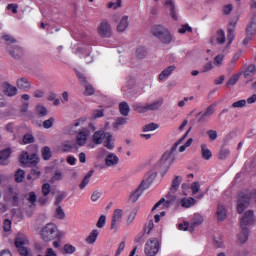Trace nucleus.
<instances>
[{"mask_svg": "<svg viewBox=\"0 0 256 256\" xmlns=\"http://www.w3.org/2000/svg\"><path fill=\"white\" fill-rule=\"evenodd\" d=\"M178 147L179 143L173 144L171 150L169 152H165L160 161L155 165V169L160 171L161 177H165L167 171H169L171 165H173V162L176 159L175 152L177 151Z\"/></svg>", "mask_w": 256, "mask_h": 256, "instance_id": "nucleus-1", "label": "nucleus"}, {"mask_svg": "<svg viewBox=\"0 0 256 256\" xmlns=\"http://www.w3.org/2000/svg\"><path fill=\"white\" fill-rule=\"evenodd\" d=\"M152 35L164 45H169V43L173 41V35H171V32L161 25H156L152 28Z\"/></svg>", "mask_w": 256, "mask_h": 256, "instance_id": "nucleus-2", "label": "nucleus"}, {"mask_svg": "<svg viewBox=\"0 0 256 256\" xmlns=\"http://www.w3.org/2000/svg\"><path fill=\"white\" fill-rule=\"evenodd\" d=\"M57 225L53 223L46 224L41 230V239L45 241V243H49V241H53L59 237Z\"/></svg>", "mask_w": 256, "mask_h": 256, "instance_id": "nucleus-3", "label": "nucleus"}, {"mask_svg": "<svg viewBox=\"0 0 256 256\" xmlns=\"http://www.w3.org/2000/svg\"><path fill=\"white\" fill-rule=\"evenodd\" d=\"M159 249H161L159 239L150 238L145 244L144 253L146 256H155L159 253Z\"/></svg>", "mask_w": 256, "mask_h": 256, "instance_id": "nucleus-4", "label": "nucleus"}, {"mask_svg": "<svg viewBox=\"0 0 256 256\" xmlns=\"http://www.w3.org/2000/svg\"><path fill=\"white\" fill-rule=\"evenodd\" d=\"M256 34V14L254 13L246 27V37L243 40V45H249V41H253V36Z\"/></svg>", "mask_w": 256, "mask_h": 256, "instance_id": "nucleus-5", "label": "nucleus"}, {"mask_svg": "<svg viewBox=\"0 0 256 256\" xmlns=\"http://www.w3.org/2000/svg\"><path fill=\"white\" fill-rule=\"evenodd\" d=\"M251 203V194L240 192L237 200V213L241 214Z\"/></svg>", "mask_w": 256, "mask_h": 256, "instance_id": "nucleus-6", "label": "nucleus"}, {"mask_svg": "<svg viewBox=\"0 0 256 256\" xmlns=\"http://www.w3.org/2000/svg\"><path fill=\"white\" fill-rule=\"evenodd\" d=\"M20 163L26 167H35L39 163V156L36 153L29 155V152H24L20 155Z\"/></svg>", "mask_w": 256, "mask_h": 256, "instance_id": "nucleus-7", "label": "nucleus"}, {"mask_svg": "<svg viewBox=\"0 0 256 256\" xmlns=\"http://www.w3.org/2000/svg\"><path fill=\"white\" fill-rule=\"evenodd\" d=\"M149 187H151V184L147 180H142L138 188L130 194V201H132V203H137L140 195H143V191L149 189Z\"/></svg>", "mask_w": 256, "mask_h": 256, "instance_id": "nucleus-8", "label": "nucleus"}, {"mask_svg": "<svg viewBox=\"0 0 256 256\" xmlns=\"http://www.w3.org/2000/svg\"><path fill=\"white\" fill-rule=\"evenodd\" d=\"M98 35L102 37V39H109L113 35V30L111 29V25L109 21L103 20L98 26Z\"/></svg>", "mask_w": 256, "mask_h": 256, "instance_id": "nucleus-9", "label": "nucleus"}, {"mask_svg": "<svg viewBox=\"0 0 256 256\" xmlns=\"http://www.w3.org/2000/svg\"><path fill=\"white\" fill-rule=\"evenodd\" d=\"M255 221V212L253 210H248L240 220V227H251V225H255Z\"/></svg>", "mask_w": 256, "mask_h": 256, "instance_id": "nucleus-10", "label": "nucleus"}, {"mask_svg": "<svg viewBox=\"0 0 256 256\" xmlns=\"http://www.w3.org/2000/svg\"><path fill=\"white\" fill-rule=\"evenodd\" d=\"M90 132L89 129L83 128L82 131L78 133L76 136V145L77 147H83L87 143V138L89 137Z\"/></svg>", "mask_w": 256, "mask_h": 256, "instance_id": "nucleus-11", "label": "nucleus"}, {"mask_svg": "<svg viewBox=\"0 0 256 256\" xmlns=\"http://www.w3.org/2000/svg\"><path fill=\"white\" fill-rule=\"evenodd\" d=\"M2 93H4L6 97H15V95H17V87L9 84V82H4L2 84Z\"/></svg>", "mask_w": 256, "mask_h": 256, "instance_id": "nucleus-12", "label": "nucleus"}, {"mask_svg": "<svg viewBox=\"0 0 256 256\" xmlns=\"http://www.w3.org/2000/svg\"><path fill=\"white\" fill-rule=\"evenodd\" d=\"M235 27H237V20H231L227 28L228 45H231L235 39Z\"/></svg>", "mask_w": 256, "mask_h": 256, "instance_id": "nucleus-13", "label": "nucleus"}, {"mask_svg": "<svg viewBox=\"0 0 256 256\" xmlns=\"http://www.w3.org/2000/svg\"><path fill=\"white\" fill-rule=\"evenodd\" d=\"M215 115V105H210L206 108V111L201 114L200 118L198 119V123H205L209 117Z\"/></svg>", "mask_w": 256, "mask_h": 256, "instance_id": "nucleus-14", "label": "nucleus"}, {"mask_svg": "<svg viewBox=\"0 0 256 256\" xmlns=\"http://www.w3.org/2000/svg\"><path fill=\"white\" fill-rule=\"evenodd\" d=\"M7 51L13 59H21L23 57V48L20 46H10L7 48Z\"/></svg>", "mask_w": 256, "mask_h": 256, "instance_id": "nucleus-15", "label": "nucleus"}, {"mask_svg": "<svg viewBox=\"0 0 256 256\" xmlns=\"http://www.w3.org/2000/svg\"><path fill=\"white\" fill-rule=\"evenodd\" d=\"M226 41L225 38V31L224 30H218L216 32V36L211 38L210 43L212 45H215V43H217L218 45H223Z\"/></svg>", "mask_w": 256, "mask_h": 256, "instance_id": "nucleus-16", "label": "nucleus"}, {"mask_svg": "<svg viewBox=\"0 0 256 256\" xmlns=\"http://www.w3.org/2000/svg\"><path fill=\"white\" fill-rule=\"evenodd\" d=\"M9 157H11V148L0 151V165H9Z\"/></svg>", "mask_w": 256, "mask_h": 256, "instance_id": "nucleus-17", "label": "nucleus"}, {"mask_svg": "<svg viewBox=\"0 0 256 256\" xmlns=\"http://www.w3.org/2000/svg\"><path fill=\"white\" fill-rule=\"evenodd\" d=\"M216 219L219 223L227 219V209L225 208V206L221 204L218 205V208L216 211Z\"/></svg>", "mask_w": 256, "mask_h": 256, "instance_id": "nucleus-18", "label": "nucleus"}, {"mask_svg": "<svg viewBox=\"0 0 256 256\" xmlns=\"http://www.w3.org/2000/svg\"><path fill=\"white\" fill-rule=\"evenodd\" d=\"M203 221L204 219L201 214H195L192 219V223L189 226L190 233H193V231H195V227H199V225H202Z\"/></svg>", "mask_w": 256, "mask_h": 256, "instance_id": "nucleus-19", "label": "nucleus"}, {"mask_svg": "<svg viewBox=\"0 0 256 256\" xmlns=\"http://www.w3.org/2000/svg\"><path fill=\"white\" fill-rule=\"evenodd\" d=\"M123 217V210L116 209L112 216L111 229H117V222L121 221Z\"/></svg>", "mask_w": 256, "mask_h": 256, "instance_id": "nucleus-20", "label": "nucleus"}, {"mask_svg": "<svg viewBox=\"0 0 256 256\" xmlns=\"http://www.w3.org/2000/svg\"><path fill=\"white\" fill-rule=\"evenodd\" d=\"M107 137V134L103 130L96 131L92 137L93 143L95 145H101L103 143V139Z\"/></svg>", "mask_w": 256, "mask_h": 256, "instance_id": "nucleus-21", "label": "nucleus"}, {"mask_svg": "<svg viewBox=\"0 0 256 256\" xmlns=\"http://www.w3.org/2000/svg\"><path fill=\"white\" fill-rule=\"evenodd\" d=\"M119 163V157L113 153H109L105 158V164L107 167H115V165H118Z\"/></svg>", "mask_w": 256, "mask_h": 256, "instance_id": "nucleus-22", "label": "nucleus"}, {"mask_svg": "<svg viewBox=\"0 0 256 256\" xmlns=\"http://www.w3.org/2000/svg\"><path fill=\"white\" fill-rule=\"evenodd\" d=\"M16 85L22 91H29L31 89V82L27 78H20L17 80Z\"/></svg>", "mask_w": 256, "mask_h": 256, "instance_id": "nucleus-23", "label": "nucleus"}, {"mask_svg": "<svg viewBox=\"0 0 256 256\" xmlns=\"http://www.w3.org/2000/svg\"><path fill=\"white\" fill-rule=\"evenodd\" d=\"M241 232L238 234L239 242L244 245L246 241H249V228L247 227H240Z\"/></svg>", "mask_w": 256, "mask_h": 256, "instance_id": "nucleus-24", "label": "nucleus"}, {"mask_svg": "<svg viewBox=\"0 0 256 256\" xmlns=\"http://www.w3.org/2000/svg\"><path fill=\"white\" fill-rule=\"evenodd\" d=\"M175 69V65L165 68L158 76L159 81H165V79H167V77H169V75H171L175 71Z\"/></svg>", "mask_w": 256, "mask_h": 256, "instance_id": "nucleus-25", "label": "nucleus"}, {"mask_svg": "<svg viewBox=\"0 0 256 256\" xmlns=\"http://www.w3.org/2000/svg\"><path fill=\"white\" fill-rule=\"evenodd\" d=\"M73 149H79L76 142L64 141L62 143V151H64V153H70V151H73Z\"/></svg>", "mask_w": 256, "mask_h": 256, "instance_id": "nucleus-26", "label": "nucleus"}, {"mask_svg": "<svg viewBox=\"0 0 256 256\" xmlns=\"http://www.w3.org/2000/svg\"><path fill=\"white\" fill-rule=\"evenodd\" d=\"M129 27V16H123L117 25L118 33H123Z\"/></svg>", "mask_w": 256, "mask_h": 256, "instance_id": "nucleus-27", "label": "nucleus"}, {"mask_svg": "<svg viewBox=\"0 0 256 256\" xmlns=\"http://www.w3.org/2000/svg\"><path fill=\"white\" fill-rule=\"evenodd\" d=\"M119 111H120V115H122L123 117H128L129 113H131V108L129 107V103H127L126 101L120 102Z\"/></svg>", "mask_w": 256, "mask_h": 256, "instance_id": "nucleus-28", "label": "nucleus"}, {"mask_svg": "<svg viewBox=\"0 0 256 256\" xmlns=\"http://www.w3.org/2000/svg\"><path fill=\"white\" fill-rule=\"evenodd\" d=\"M9 193L10 195H13V197L11 198L12 207H19V192L15 191V188H13V186H9Z\"/></svg>", "mask_w": 256, "mask_h": 256, "instance_id": "nucleus-29", "label": "nucleus"}, {"mask_svg": "<svg viewBox=\"0 0 256 256\" xmlns=\"http://www.w3.org/2000/svg\"><path fill=\"white\" fill-rule=\"evenodd\" d=\"M162 105H163V98H159L158 100L150 104H146L148 111H157L158 109H161Z\"/></svg>", "mask_w": 256, "mask_h": 256, "instance_id": "nucleus-30", "label": "nucleus"}, {"mask_svg": "<svg viewBox=\"0 0 256 256\" xmlns=\"http://www.w3.org/2000/svg\"><path fill=\"white\" fill-rule=\"evenodd\" d=\"M180 203L185 209H189V207H193V205H195V203H197V200H195V198H193V197H189L188 199L183 198L180 201Z\"/></svg>", "mask_w": 256, "mask_h": 256, "instance_id": "nucleus-31", "label": "nucleus"}, {"mask_svg": "<svg viewBox=\"0 0 256 256\" xmlns=\"http://www.w3.org/2000/svg\"><path fill=\"white\" fill-rule=\"evenodd\" d=\"M201 153H202V157L206 161H209V159H211V157H213L211 150H209V148H207V144H201Z\"/></svg>", "mask_w": 256, "mask_h": 256, "instance_id": "nucleus-32", "label": "nucleus"}, {"mask_svg": "<svg viewBox=\"0 0 256 256\" xmlns=\"http://www.w3.org/2000/svg\"><path fill=\"white\" fill-rule=\"evenodd\" d=\"M97 237H99V230H92V232L86 238V243H88V245H93V243L97 241Z\"/></svg>", "mask_w": 256, "mask_h": 256, "instance_id": "nucleus-33", "label": "nucleus"}, {"mask_svg": "<svg viewBox=\"0 0 256 256\" xmlns=\"http://www.w3.org/2000/svg\"><path fill=\"white\" fill-rule=\"evenodd\" d=\"M255 73H256V66L254 64H251L244 71V77H245V79H251V77H253V75H255Z\"/></svg>", "mask_w": 256, "mask_h": 256, "instance_id": "nucleus-34", "label": "nucleus"}, {"mask_svg": "<svg viewBox=\"0 0 256 256\" xmlns=\"http://www.w3.org/2000/svg\"><path fill=\"white\" fill-rule=\"evenodd\" d=\"M31 143H35V136L31 133L24 134L22 138V144L23 145H31Z\"/></svg>", "mask_w": 256, "mask_h": 256, "instance_id": "nucleus-35", "label": "nucleus"}, {"mask_svg": "<svg viewBox=\"0 0 256 256\" xmlns=\"http://www.w3.org/2000/svg\"><path fill=\"white\" fill-rule=\"evenodd\" d=\"M14 177H15L16 183H23V181H25V170L18 169L15 172Z\"/></svg>", "mask_w": 256, "mask_h": 256, "instance_id": "nucleus-36", "label": "nucleus"}, {"mask_svg": "<svg viewBox=\"0 0 256 256\" xmlns=\"http://www.w3.org/2000/svg\"><path fill=\"white\" fill-rule=\"evenodd\" d=\"M41 153H42V159H44V161H49V159H51L52 157L51 148L49 146H44L41 149Z\"/></svg>", "mask_w": 256, "mask_h": 256, "instance_id": "nucleus-37", "label": "nucleus"}, {"mask_svg": "<svg viewBox=\"0 0 256 256\" xmlns=\"http://www.w3.org/2000/svg\"><path fill=\"white\" fill-rule=\"evenodd\" d=\"M182 178L180 176H175V178L172 181V185L170 188V191L172 193H175L177 189H179V185H181Z\"/></svg>", "mask_w": 256, "mask_h": 256, "instance_id": "nucleus-38", "label": "nucleus"}, {"mask_svg": "<svg viewBox=\"0 0 256 256\" xmlns=\"http://www.w3.org/2000/svg\"><path fill=\"white\" fill-rule=\"evenodd\" d=\"M166 5L170 8L172 19L177 21V13L175 12V3L172 0H166Z\"/></svg>", "mask_w": 256, "mask_h": 256, "instance_id": "nucleus-39", "label": "nucleus"}, {"mask_svg": "<svg viewBox=\"0 0 256 256\" xmlns=\"http://www.w3.org/2000/svg\"><path fill=\"white\" fill-rule=\"evenodd\" d=\"M122 5L123 0H117L116 2H109L106 7L107 9H114L115 11L117 9H121Z\"/></svg>", "mask_w": 256, "mask_h": 256, "instance_id": "nucleus-40", "label": "nucleus"}, {"mask_svg": "<svg viewBox=\"0 0 256 256\" xmlns=\"http://www.w3.org/2000/svg\"><path fill=\"white\" fill-rule=\"evenodd\" d=\"M180 35H185V33H193V28L189 24H183L180 29H178Z\"/></svg>", "mask_w": 256, "mask_h": 256, "instance_id": "nucleus-41", "label": "nucleus"}, {"mask_svg": "<svg viewBox=\"0 0 256 256\" xmlns=\"http://www.w3.org/2000/svg\"><path fill=\"white\" fill-rule=\"evenodd\" d=\"M136 57L137 59H145L147 57V49L145 47L137 48Z\"/></svg>", "mask_w": 256, "mask_h": 256, "instance_id": "nucleus-42", "label": "nucleus"}, {"mask_svg": "<svg viewBox=\"0 0 256 256\" xmlns=\"http://www.w3.org/2000/svg\"><path fill=\"white\" fill-rule=\"evenodd\" d=\"M155 129H159V124L152 122L150 124H146L142 128V131H144V133H147V131H155Z\"/></svg>", "mask_w": 256, "mask_h": 256, "instance_id": "nucleus-43", "label": "nucleus"}, {"mask_svg": "<svg viewBox=\"0 0 256 256\" xmlns=\"http://www.w3.org/2000/svg\"><path fill=\"white\" fill-rule=\"evenodd\" d=\"M128 119L124 117H118L116 121L113 123L114 129H119L120 125H125L127 123Z\"/></svg>", "mask_w": 256, "mask_h": 256, "instance_id": "nucleus-44", "label": "nucleus"}, {"mask_svg": "<svg viewBox=\"0 0 256 256\" xmlns=\"http://www.w3.org/2000/svg\"><path fill=\"white\" fill-rule=\"evenodd\" d=\"M133 109L134 111H137V113H147V111H149L147 104H145V106H142L141 104H134Z\"/></svg>", "mask_w": 256, "mask_h": 256, "instance_id": "nucleus-45", "label": "nucleus"}, {"mask_svg": "<svg viewBox=\"0 0 256 256\" xmlns=\"http://www.w3.org/2000/svg\"><path fill=\"white\" fill-rule=\"evenodd\" d=\"M241 77V74H236L233 75L228 82L226 83V87H231L233 85H235L237 83V81H239V78Z\"/></svg>", "mask_w": 256, "mask_h": 256, "instance_id": "nucleus-46", "label": "nucleus"}, {"mask_svg": "<svg viewBox=\"0 0 256 256\" xmlns=\"http://www.w3.org/2000/svg\"><path fill=\"white\" fill-rule=\"evenodd\" d=\"M105 223H107V216L101 215L96 223V227H98V229H103Z\"/></svg>", "mask_w": 256, "mask_h": 256, "instance_id": "nucleus-47", "label": "nucleus"}, {"mask_svg": "<svg viewBox=\"0 0 256 256\" xmlns=\"http://www.w3.org/2000/svg\"><path fill=\"white\" fill-rule=\"evenodd\" d=\"M36 113L40 117H45L47 116V108H45V106L38 105L36 106Z\"/></svg>", "mask_w": 256, "mask_h": 256, "instance_id": "nucleus-48", "label": "nucleus"}, {"mask_svg": "<svg viewBox=\"0 0 256 256\" xmlns=\"http://www.w3.org/2000/svg\"><path fill=\"white\" fill-rule=\"evenodd\" d=\"M137 208H134L131 212H130V214H129V216H128V218H127V225H131V223L133 222V221H135V218L137 217Z\"/></svg>", "mask_w": 256, "mask_h": 256, "instance_id": "nucleus-49", "label": "nucleus"}, {"mask_svg": "<svg viewBox=\"0 0 256 256\" xmlns=\"http://www.w3.org/2000/svg\"><path fill=\"white\" fill-rule=\"evenodd\" d=\"M223 59H225V55L218 54L214 58V65H216V67H221V65H223Z\"/></svg>", "mask_w": 256, "mask_h": 256, "instance_id": "nucleus-50", "label": "nucleus"}, {"mask_svg": "<svg viewBox=\"0 0 256 256\" xmlns=\"http://www.w3.org/2000/svg\"><path fill=\"white\" fill-rule=\"evenodd\" d=\"M111 141H113V135L109 134L107 137H106V141H105V147L107 149H114L115 148V145L113 143H111Z\"/></svg>", "mask_w": 256, "mask_h": 256, "instance_id": "nucleus-51", "label": "nucleus"}, {"mask_svg": "<svg viewBox=\"0 0 256 256\" xmlns=\"http://www.w3.org/2000/svg\"><path fill=\"white\" fill-rule=\"evenodd\" d=\"M55 217L56 219H65V211H63L61 206L56 208Z\"/></svg>", "mask_w": 256, "mask_h": 256, "instance_id": "nucleus-52", "label": "nucleus"}, {"mask_svg": "<svg viewBox=\"0 0 256 256\" xmlns=\"http://www.w3.org/2000/svg\"><path fill=\"white\" fill-rule=\"evenodd\" d=\"M155 229V224L153 223V220H150L145 226H144V233H147L149 235L151 233V230Z\"/></svg>", "mask_w": 256, "mask_h": 256, "instance_id": "nucleus-53", "label": "nucleus"}, {"mask_svg": "<svg viewBox=\"0 0 256 256\" xmlns=\"http://www.w3.org/2000/svg\"><path fill=\"white\" fill-rule=\"evenodd\" d=\"M55 123V118L50 117L48 120H45L43 122L44 129H51L53 127V124Z\"/></svg>", "mask_w": 256, "mask_h": 256, "instance_id": "nucleus-54", "label": "nucleus"}, {"mask_svg": "<svg viewBox=\"0 0 256 256\" xmlns=\"http://www.w3.org/2000/svg\"><path fill=\"white\" fill-rule=\"evenodd\" d=\"M76 76L78 77L81 85H87V77H85V74L79 72V71H76Z\"/></svg>", "mask_w": 256, "mask_h": 256, "instance_id": "nucleus-55", "label": "nucleus"}, {"mask_svg": "<svg viewBox=\"0 0 256 256\" xmlns=\"http://www.w3.org/2000/svg\"><path fill=\"white\" fill-rule=\"evenodd\" d=\"M42 193H43L44 197H47V195H49L51 193V184H49V183L43 184Z\"/></svg>", "mask_w": 256, "mask_h": 256, "instance_id": "nucleus-56", "label": "nucleus"}, {"mask_svg": "<svg viewBox=\"0 0 256 256\" xmlns=\"http://www.w3.org/2000/svg\"><path fill=\"white\" fill-rule=\"evenodd\" d=\"M28 201L35 207V203H37V194H35V192H29Z\"/></svg>", "mask_w": 256, "mask_h": 256, "instance_id": "nucleus-57", "label": "nucleus"}, {"mask_svg": "<svg viewBox=\"0 0 256 256\" xmlns=\"http://www.w3.org/2000/svg\"><path fill=\"white\" fill-rule=\"evenodd\" d=\"M245 105H247V100H239V101L234 102L232 104V107L237 109V108H243V107H245Z\"/></svg>", "mask_w": 256, "mask_h": 256, "instance_id": "nucleus-58", "label": "nucleus"}, {"mask_svg": "<svg viewBox=\"0 0 256 256\" xmlns=\"http://www.w3.org/2000/svg\"><path fill=\"white\" fill-rule=\"evenodd\" d=\"M62 179H63V173L56 171L50 181L51 183H55V181H61Z\"/></svg>", "mask_w": 256, "mask_h": 256, "instance_id": "nucleus-59", "label": "nucleus"}, {"mask_svg": "<svg viewBox=\"0 0 256 256\" xmlns=\"http://www.w3.org/2000/svg\"><path fill=\"white\" fill-rule=\"evenodd\" d=\"M84 87H85L86 95H93V93H95V89H93V86H91V84H89V82L84 84Z\"/></svg>", "mask_w": 256, "mask_h": 256, "instance_id": "nucleus-60", "label": "nucleus"}, {"mask_svg": "<svg viewBox=\"0 0 256 256\" xmlns=\"http://www.w3.org/2000/svg\"><path fill=\"white\" fill-rule=\"evenodd\" d=\"M3 230L6 233H9L11 231V220L10 219H5L3 222Z\"/></svg>", "mask_w": 256, "mask_h": 256, "instance_id": "nucleus-61", "label": "nucleus"}, {"mask_svg": "<svg viewBox=\"0 0 256 256\" xmlns=\"http://www.w3.org/2000/svg\"><path fill=\"white\" fill-rule=\"evenodd\" d=\"M206 134L208 135L210 141H215L217 139V130H208Z\"/></svg>", "mask_w": 256, "mask_h": 256, "instance_id": "nucleus-62", "label": "nucleus"}, {"mask_svg": "<svg viewBox=\"0 0 256 256\" xmlns=\"http://www.w3.org/2000/svg\"><path fill=\"white\" fill-rule=\"evenodd\" d=\"M64 251H65V253L71 255L72 253H75V247L71 244H65Z\"/></svg>", "mask_w": 256, "mask_h": 256, "instance_id": "nucleus-63", "label": "nucleus"}, {"mask_svg": "<svg viewBox=\"0 0 256 256\" xmlns=\"http://www.w3.org/2000/svg\"><path fill=\"white\" fill-rule=\"evenodd\" d=\"M18 252L21 256H29V250L25 246L18 248Z\"/></svg>", "mask_w": 256, "mask_h": 256, "instance_id": "nucleus-64", "label": "nucleus"}]
</instances>
